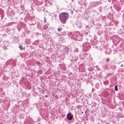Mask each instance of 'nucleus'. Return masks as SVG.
I'll return each instance as SVG.
<instances>
[{
  "mask_svg": "<svg viewBox=\"0 0 124 124\" xmlns=\"http://www.w3.org/2000/svg\"><path fill=\"white\" fill-rule=\"evenodd\" d=\"M69 17L67 13L62 12L59 14V17L60 21L63 24L65 23Z\"/></svg>",
  "mask_w": 124,
  "mask_h": 124,
  "instance_id": "nucleus-1",
  "label": "nucleus"
},
{
  "mask_svg": "<svg viewBox=\"0 0 124 124\" xmlns=\"http://www.w3.org/2000/svg\"><path fill=\"white\" fill-rule=\"evenodd\" d=\"M85 51H87L90 48V45L88 42H85L82 45Z\"/></svg>",
  "mask_w": 124,
  "mask_h": 124,
  "instance_id": "nucleus-2",
  "label": "nucleus"
},
{
  "mask_svg": "<svg viewBox=\"0 0 124 124\" xmlns=\"http://www.w3.org/2000/svg\"><path fill=\"white\" fill-rule=\"evenodd\" d=\"M75 35L76 36L75 37V40H76L78 41H81L82 40V36L79 32H76V34Z\"/></svg>",
  "mask_w": 124,
  "mask_h": 124,
  "instance_id": "nucleus-3",
  "label": "nucleus"
},
{
  "mask_svg": "<svg viewBox=\"0 0 124 124\" xmlns=\"http://www.w3.org/2000/svg\"><path fill=\"white\" fill-rule=\"evenodd\" d=\"M69 37L70 38L75 40V37L76 36L75 35L76 34V32H69L68 33Z\"/></svg>",
  "mask_w": 124,
  "mask_h": 124,
  "instance_id": "nucleus-4",
  "label": "nucleus"
},
{
  "mask_svg": "<svg viewBox=\"0 0 124 124\" xmlns=\"http://www.w3.org/2000/svg\"><path fill=\"white\" fill-rule=\"evenodd\" d=\"M73 117V115L70 113H69L68 114L67 116V118L68 120H70Z\"/></svg>",
  "mask_w": 124,
  "mask_h": 124,
  "instance_id": "nucleus-5",
  "label": "nucleus"
},
{
  "mask_svg": "<svg viewBox=\"0 0 124 124\" xmlns=\"http://www.w3.org/2000/svg\"><path fill=\"white\" fill-rule=\"evenodd\" d=\"M80 58L82 60L84 61V60L86 58V57L85 56L83 55H79Z\"/></svg>",
  "mask_w": 124,
  "mask_h": 124,
  "instance_id": "nucleus-6",
  "label": "nucleus"
},
{
  "mask_svg": "<svg viewBox=\"0 0 124 124\" xmlns=\"http://www.w3.org/2000/svg\"><path fill=\"white\" fill-rule=\"evenodd\" d=\"M35 2L38 5H41L42 3V0H35Z\"/></svg>",
  "mask_w": 124,
  "mask_h": 124,
  "instance_id": "nucleus-7",
  "label": "nucleus"
},
{
  "mask_svg": "<svg viewBox=\"0 0 124 124\" xmlns=\"http://www.w3.org/2000/svg\"><path fill=\"white\" fill-rule=\"evenodd\" d=\"M85 113L86 116H88H88H89L90 115L89 111L87 109L85 110Z\"/></svg>",
  "mask_w": 124,
  "mask_h": 124,
  "instance_id": "nucleus-8",
  "label": "nucleus"
},
{
  "mask_svg": "<svg viewBox=\"0 0 124 124\" xmlns=\"http://www.w3.org/2000/svg\"><path fill=\"white\" fill-rule=\"evenodd\" d=\"M19 47L20 49L21 50H22L24 49L23 48L21 45H20L19 46Z\"/></svg>",
  "mask_w": 124,
  "mask_h": 124,
  "instance_id": "nucleus-9",
  "label": "nucleus"
},
{
  "mask_svg": "<svg viewBox=\"0 0 124 124\" xmlns=\"http://www.w3.org/2000/svg\"><path fill=\"white\" fill-rule=\"evenodd\" d=\"M11 29L10 28H7V29H6V31L8 32L10 31H11Z\"/></svg>",
  "mask_w": 124,
  "mask_h": 124,
  "instance_id": "nucleus-10",
  "label": "nucleus"
},
{
  "mask_svg": "<svg viewBox=\"0 0 124 124\" xmlns=\"http://www.w3.org/2000/svg\"><path fill=\"white\" fill-rule=\"evenodd\" d=\"M78 49L77 48H76L74 50V52H75L77 53V52H78Z\"/></svg>",
  "mask_w": 124,
  "mask_h": 124,
  "instance_id": "nucleus-11",
  "label": "nucleus"
},
{
  "mask_svg": "<svg viewBox=\"0 0 124 124\" xmlns=\"http://www.w3.org/2000/svg\"><path fill=\"white\" fill-rule=\"evenodd\" d=\"M117 85H116L115 86V90L116 91H117L118 90V89L117 88Z\"/></svg>",
  "mask_w": 124,
  "mask_h": 124,
  "instance_id": "nucleus-12",
  "label": "nucleus"
},
{
  "mask_svg": "<svg viewBox=\"0 0 124 124\" xmlns=\"http://www.w3.org/2000/svg\"><path fill=\"white\" fill-rule=\"evenodd\" d=\"M124 117L121 114L118 117V118H122L123 117Z\"/></svg>",
  "mask_w": 124,
  "mask_h": 124,
  "instance_id": "nucleus-13",
  "label": "nucleus"
},
{
  "mask_svg": "<svg viewBox=\"0 0 124 124\" xmlns=\"http://www.w3.org/2000/svg\"><path fill=\"white\" fill-rule=\"evenodd\" d=\"M112 68H113V69H115L116 68V66L115 65H112Z\"/></svg>",
  "mask_w": 124,
  "mask_h": 124,
  "instance_id": "nucleus-14",
  "label": "nucleus"
},
{
  "mask_svg": "<svg viewBox=\"0 0 124 124\" xmlns=\"http://www.w3.org/2000/svg\"><path fill=\"white\" fill-rule=\"evenodd\" d=\"M62 28H59L58 27L57 29V30L59 32H60V31L61 30H62Z\"/></svg>",
  "mask_w": 124,
  "mask_h": 124,
  "instance_id": "nucleus-15",
  "label": "nucleus"
},
{
  "mask_svg": "<svg viewBox=\"0 0 124 124\" xmlns=\"http://www.w3.org/2000/svg\"><path fill=\"white\" fill-rule=\"evenodd\" d=\"M37 42V41H35V42H34V43H35V45H37V44H38V43L37 42V43H36V44H35V43L36 42Z\"/></svg>",
  "mask_w": 124,
  "mask_h": 124,
  "instance_id": "nucleus-16",
  "label": "nucleus"
},
{
  "mask_svg": "<svg viewBox=\"0 0 124 124\" xmlns=\"http://www.w3.org/2000/svg\"><path fill=\"white\" fill-rule=\"evenodd\" d=\"M69 49L68 48H66V50L67 51H69Z\"/></svg>",
  "mask_w": 124,
  "mask_h": 124,
  "instance_id": "nucleus-17",
  "label": "nucleus"
},
{
  "mask_svg": "<svg viewBox=\"0 0 124 124\" xmlns=\"http://www.w3.org/2000/svg\"><path fill=\"white\" fill-rule=\"evenodd\" d=\"M109 60V58H107V60H106V62H107Z\"/></svg>",
  "mask_w": 124,
  "mask_h": 124,
  "instance_id": "nucleus-18",
  "label": "nucleus"
},
{
  "mask_svg": "<svg viewBox=\"0 0 124 124\" xmlns=\"http://www.w3.org/2000/svg\"><path fill=\"white\" fill-rule=\"evenodd\" d=\"M44 22H46V19H45V17H44Z\"/></svg>",
  "mask_w": 124,
  "mask_h": 124,
  "instance_id": "nucleus-19",
  "label": "nucleus"
},
{
  "mask_svg": "<svg viewBox=\"0 0 124 124\" xmlns=\"http://www.w3.org/2000/svg\"><path fill=\"white\" fill-rule=\"evenodd\" d=\"M70 13L72 14L73 13V11H71Z\"/></svg>",
  "mask_w": 124,
  "mask_h": 124,
  "instance_id": "nucleus-20",
  "label": "nucleus"
},
{
  "mask_svg": "<svg viewBox=\"0 0 124 124\" xmlns=\"http://www.w3.org/2000/svg\"><path fill=\"white\" fill-rule=\"evenodd\" d=\"M37 88L38 89L40 90L41 89L39 87H38Z\"/></svg>",
  "mask_w": 124,
  "mask_h": 124,
  "instance_id": "nucleus-21",
  "label": "nucleus"
},
{
  "mask_svg": "<svg viewBox=\"0 0 124 124\" xmlns=\"http://www.w3.org/2000/svg\"><path fill=\"white\" fill-rule=\"evenodd\" d=\"M2 35V36H4V34H0V35Z\"/></svg>",
  "mask_w": 124,
  "mask_h": 124,
  "instance_id": "nucleus-22",
  "label": "nucleus"
},
{
  "mask_svg": "<svg viewBox=\"0 0 124 124\" xmlns=\"http://www.w3.org/2000/svg\"><path fill=\"white\" fill-rule=\"evenodd\" d=\"M45 97H48V96H47V95H45Z\"/></svg>",
  "mask_w": 124,
  "mask_h": 124,
  "instance_id": "nucleus-23",
  "label": "nucleus"
},
{
  "mask_svg": "<svg viewBox=\"0 0 124 124\" xmlns=\"http://www.w3.org/2000/svg\"><path fill=\"white\" fill-rule=\"evenodd\" d=\"M121 67H123V64H122L121 65Z\"/></svg>",
  "mask_w": 124,
  "mask_h": 124,
  "instance_id": "nucleus-24",
  "label": "nucleus"
},
{
  "mask_svg": "<svg viewBox=\"0 0 124 124\" xmlns=\"http://www.w3.org/2000/svg\"><path fill=\"white\" fill-rule=\"evenodd\" d=\"M42 92H44V91H42Z\"/></svg>",
  "mask_w": 124,
  "mask_h": 124,
  "instance_id": "nucleus-25",
  "label": "nucleus"
},
{
  "mask_svg": "<svg viewBox=\"0 0 124 124\" xmlns=\"http://www.w3.org/2000/svg\"><path fill=\"white\" fill-rule=\"evenodd\" d=\"M87 34V33H86V34Z\"/></svg>",
  "mask_w": 124,
  "mask_h": 124,
  "instance_id": "nucleus-26",
  "label": "nucleus"
},
{
  "mask_svg": "<svg viewBox=\"0 0 124 124\" xmlns=\"http://www.w3.org/2000/svg\"><path fill=\"white\" fill-rule=\"evenodd\" d=\"M37 42H36V43H35V44H36V43Z\"/></svg>",
  "mask_w": 124,
  "mask_h": 124,
  "instance_id": "nucleus-27",
  "label": "nucleus"
},
{
  "mask_svg": "<svg viewBox=\"0 0 124 124\" xmlns=\"http://www.w3.org/2000/svg\"><path fill=\"white\" fill-rule=\"evenodd\" d=\"M73 0H72V1H73Z\"/></svg>",
  "mask_w": 124,
  "mask_h": 124,
  "instance_id": "nucleus-28",
  "label": "nucleus"
}]
</instances>
